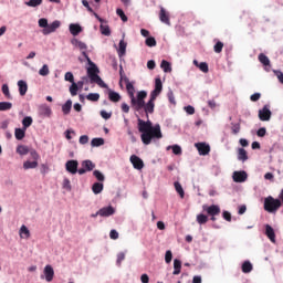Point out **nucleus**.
I'll list each match as a JSON object with an SVG mask.
<instances>
[{"mask_svg": "<svg viewBox=\"0 0 283 283\" xmlns=\"http://www.w3.org/2000/svg\"><path fill=\"white\" fill-rule=\"evenodd\" d=\"M137 127L140 135L142 143L145 145H151L154 139L160 140L163 138V130L160 129V124H156L151 120L137 119Z\"/></svg>", "mask_w": 283, "mask_h": 283, "instance_id": "f257e3e1", "label": "nucleus"}, {"mask_svg": "<svg viewBox=\"0 0 283 283\" xmlns=\"http://www.w3.org/2000/svg\"><path fill=\"white\" fill-rule=\"evenodd\" d=\"M72 45H74V48H78V50H81L82 52V56H84V59H86V61L88 62V64L91 65L87 69V74L91 78V83H96V85H98L99 87H107V84H105V82L103 81V78H101L98 76V72H101L98 70V66H96V64H94V62H92V60L90 59V55H87V44H85V42L73 38L71 40Z\"/></svg>", "mask_w": 283, "mask_h": 283, "instance_id": "f03ea898", "label": "nucleus"}, {"mask_svg": "<svg viewBox=\"0 0 283 283\" xmlns=\"http://www.w3.org/2000/svg\"><path fill=\"white\" fill-rule=\"evenodd\" d=\"M281 207L282 201L280 199H275L272 196L264 199L263 209L264 211H268V213H277Z\"/></svg>", "mask_w": 283, "mask_h": 283, "instance_id": "7ed1b4c3", "label": "nucleus"}, {"mask_svg": "<svg viewBox=\"0 0 283 283\" xmlns=\"http://www.w3.org/2000/svg\"><path fill=\"white\" fill-rule=\"evenodd\" d=\"M147 98V93L145 91H139L137 97L133 96L130 98V105L135 112H140L145 107V99Z\"/></svg>", "mask_w": 283, "mask_h": 283, "instance_id": "20e7f679", "label": "nucleus"}, {"mask_svg": "<svg viewBox=\"0 0 283 283\" xmlns=\"http://www.w3.org/2000/svg\"><path fill=\"white\" fill-rule=\"evenodd\" d=\"M96 168V164H93L92 160L86 159L82 161V168L78 169L80 176H83L84 174H87V171H94Z\"/></svg>", "mask_w": 283, "mask_h": 283, "instance_id": "39448f33", "label": "nucleus"}, {"mask_svg": "<svg viewBox=\"0 0 283 283\" xmlns=\"http://www.w3.org/2000/svg\"><path fill=\"white\" fill-rule=\"evenodd\" d=\"M116 213V209L114 207L108 206L101 208L97 212L96 216H101L102 218H109V216H114Z\"/></svg>", "mask_w": 283, "mask_h": 283, "instance_id": "423d86ee", "label": "nucleus"}, {"mask_svg": "<svg viewBox=\"0 0 283 283\" xmlns=\"http://www.w3.org/2000/svg\"><path fill=\"white\" fill-rule=\"evenodd\" d=\"M65 169L66 171H69V174L72 175L78 174V161L74 159L66 161Z\"/></svg>", "mask_w": 283, "mask_h": 283, "instance_id": "0eeeda50", "label": "nucleus"}, {"mask_svg": "<svg viewBox=\"0 0 283 283\" xmlns=\"http://www.w3.org/2000/svg\"><path fill=\"white\" fill-rule=\"evenodd\" d=\"M203 211L208 213V216H220V206L211 205V206H202Z\"/></svg>", "mask_w": 283, "mask_h": 283, "instance_id": "6e6552de", "label": "nucleus"}, {"mask_svg": "<svg viewBox=\"0 0 283 283\" xmlns=\"http://www.w3.org/2000/svg\"><path fill=\"white\" fill-rule=\"evenodd\" d=\"M59 28H61V21L55 20V21H53L51 24H49V25L46 27V29H43V30H42V33H43L44 35L52 34V32H56V30H59Z\"/></svg>", "mask_w": 283, "mask_h": 283, "instance_id": "1a4fd4ad", "label": "nucleus"}, {"mask_svg": "<svg viewBox=\"0 0 283 283\" xmlns=\"http://www.w3.org/2000/svg\"><path fill=\"white\" fill-rule=\"evenodd\" d=\"M259 118L263 122L271 120V109L269 105H264L263 108L259 111Z\"/></svg>", "mask_w": 283, "mask_h": 283, "instance_id": "9d476101", "label": "nucleus"}, {"mask_svg": "<svg viewBox=\"0 0 283 283\" xmlns=\"http://www.w3.org/2000/svg\"><path fill=\"white\" fill-rule=\"evenodd\" d=\"M195 147L198 149L200 156H207L211 151V147L206 143H197Z\"/></svg>", "mask_w": 283, "mask_h": 283, "instance_id": "9b49d317", "label": "nucleus"}, {"mask_svg": "<svg viewBox=\"0 0 283 283\" xmlns=\"http://www.w3.org/2000/svg\"><path fill=\"white\" fill-rule=\"evenodd\" d=\"M155 107L156 102L154 99H149L146 104H144L143 109L146 114V118H149V114H154Z\"/></svg>", "mask_w": 283, "mask_h": 283, "instance_id": "f8f14e48", "label": "nucleus"}, {"mask_svg": "<svg viewBox=\"0 0 283 283\" xmlns=\"http://www.w3.org/2000/svg\"><path fill=\"white\" fill-rule=\"evenodd\" d=\"M159 21H161V23H165L166 25H171L169 12H167V10L163 7L160 8V11H159Z\"/></svg>", "mask_w": 283, "mask_h": 283, "instance_id": "ddd939ff", "label": "nucleus"}, {"mask_svg": "<svg viewBox=\"0 0 283 283\" xmlns=\"http://www.w3.org/2000/svg\"><path fill=\"white\" fill-rule=\"evenodd\" d=\"M130 163L134 167V169H143V167H145V163H143V159H140V157L136 156V155H132L130 156Z\"/></svg>", "mask_w": 283, "mask_h": 283, "instance_id": "4468645a", "label": "nucleus"}, {"mask_svg": "<svg viewBox=\"0 0 283 283\" xmlns=\"http://www.w3.org/2000/svg\"><path fill=\"white\" fill-rule=\"evenodd\" d=\"M232 178L234 180V182H247V171L242 170V171H234L232 175Z\"/></svg>", "mask_w": 283, "mask_h": 283, "instance_id": "2eb2a0df", "label": "nucleus"}, {"mask_svg": "<svg viewBox=\"0 0 283 283\" xmlns=\"http://www.w3.org/2000/svg\"><path fill=\"white\" fill-rule=\"evenodd\" d=\"M44 277L46 282H52L54 280V268H52V265H45Z\"/></svg>", "mask_w": 283, "mask_h": 283, "instance_id": "dca6fc26", "label": "nucleus"}, {"mask_svg": "<svg viewBox=\"0 0 283 283\" xmlns=\"http://www.w3.org/2000/svg\"><path fill=\"white\" fill-rule=\"evenodd\" d=\"M265 235L269 238L270 242L275 243V230H273V227L269 224L265 226Z\"/></svg>", "mask_w": 283, "mask_h": 283, "instance_id": "f3484780", "label": "nucleus"}, {"mask_svg": "<svg viewBox=\"0 0 283 283\" xmlns=\"http://www.w3.org/2000/svg\"><path fill=\"white\" fill-rule=\"evenodd\" d=\"M18 87L20 96H25V94H28V83L25 81H18Z\"/></svg>", "mask_w": 283, "mask_h": 283, "instance_id": "a211bd4d", "label": "nucleus"}, {"mask_svg": "<svg viewBox=\"0 0 283 283\" xmlns=\"http://www.w3.org/2000/svg\"><path fill=\"white\" fill-rule=\"evenodd\" d=\"M39 114L44 117H50L52 116V108H50L48 105H41L39 107Z\"/></svg>", "mask_w": 283, "mask_h": 283, "instance_id": "6ab92c4d", "label": "nucleus"}, {"mask_svg": "<svg viewBox=\"0 0 283 283\" xmlns=\"http://www.w3.org/2000/svg\"><path fill=\"white\" fill-rule=\"evenodd\" d=\"M69 30L73 36H78V34L83 32V28L80 27V24H74V23L70 24Z\"/></svg>", "mask_w": 283, "mask_h": 283, "instance_id": "aec40b11", "label": "nucleus"}, {"mask_svg": "<svg viewBox=\"0 0 283 283\" xmlns=\"http://www.w3.org/2000/svg\"><path fill=\"white\" fill-rule=\"evenodd\" d=\"M174 272L172 275H180V271L182 270V261L175 259L174 260Z\"/></svg>", "mask_w": 283, "mask_h": 283, "instance_id": "412c9836", "label": "nucleus"}, {"mask_svg": "<svg viewBox=\"0 0 283 283\" xmlns=\"http://www.w3.org/2000/svg\"><path fill=\"white\" fill-rule=\"evenodd\" d=\"M238 160H241V163H247V160H249V155L244 148L238 149Z\"/></svg>", "mask_w": 283, "mask_h": 283, "instance_id": "4be33fe9", "label": "nucleus"}, {"mask_svg": "<svg viewBox=\"0 0 283 283\" xmlns=\"http://www.w3.org/2000/svg\"><path fill=\"white\" fill-rule=\"evenodd\" d=\"M260 63L264 65V67L271 66V60H269V56H266L264 53H260L258 56Z\"/></svg>", "mask_w": 283, "mask_h": 283, "instance_id": "5701e85b", "label": "nucleus"}, {"mask_svg": "<svg viewBox=\"0 0 283 283\" xmlns=\"http://www.w3.org/2000/svg\"><path fill=\"white\" fill-rule=\"evenodd\" d=\"M108 98L112 103H118L120 101V94L116 93L115 91H108Z\"/></svg>", "mask_w": 283, "mask_h": 283, "instance_id": "b1692460", "label": "nucleus"}, {"mask_svg": "<svg viewBox=\"0 0 283 283\" xmlns=\"http://www.w3.org/2000/svg\"><path fill=\"white\" fill-rule=\"evenodd\" d=\"M25 132L24 128H15L14 136L17 140H23L25 138Z\"/></svg>", "mask_w": 283, "mask_h": 283, "instance_id": "393cba45", "label": "nucleus"}, {"mask_svg": "<svg viewBox=\"0 0 283 283\" xmlns=\"http://www.w3.org/2000/svg\"><path fill=\"white\" fill-rule=\"evenodd\" d=\"M62 112L64 116H67L70 112H72V99H67L65 104L62 106Z\"/></svg>", "mask_w": 283, "mask_h": 283, "instance_id": "a878e982", "label": "nucleus"}, {"mask_svg": "<svg viewBox=\"0 0 283 283\" xmlns=\"http://www.w3.org/2000/svg\"><path fill=\"white\" fill-rule=\"evenodd\" d=\"M241 270L242 273H251V271H253V264H251V261H244Z\"/></svg>", "mask_w": 283, "mask_h": 283, "instance_id": "bb28decb", "label": "nucleus"}, {"mask_svg": "<svg viewBox=\"0 0 283 283\" xmlns=\"http://www.w3.org/2000/svg\"><path fill=\"white\" fill-rule=\"evenodd\" d=\"M17 154H19L20 156H28V154H30V148L24 145H19L17 147Z\"/></svg>", "mask_w": 283, "mask_h": 283, "instance_id": "cd10ccee", "label": "nucleus"}, {"mask_svg": "<svg viewBox=\"0 0 283 283\" xmlns=\"http://www.w3.org/2000/svg\"><path fill=\"white\" fill-rule=\"evenodd\" d=\"M90 82L92 83V77H90V74L87 73V76H83L81 81L77 82V85L80 90H83V86L90 84Z\"/></svg>", "mask_w": 283, "mask_h": 283, "instance_id": "c85d7f7f", "label": "nucleus"}, {"mask_svg": "<svg viewBox=\"0 0 283 283\" xmlns=\"http://www.w3.org/2000/svg\"><path fill=\"white\" fill-rule=\"evenodd\" d=\"M78 90H82L76 82H73L69 88L71 96H76L78 94Z\"/></svg>", "mask_w": 283, "mask_h": 283, "instance_id": "c756f323", "label": "nucleus"}, {"mask_svg": "<svg viewBox=\"0 0 283 283\" xmlns=\"http://www.w3.org/2000/svg\"><path fill=\"white\" fill-rule=\"evenodd\" d=\"M99 30L104 36H109L112 34V30H109V25L104 24V22H101Z\"/></svg>", "mask_w": 283, "mask_h": 283, "instance_id": "7c9ffc66", "label": "nucleus"}, {"mask_svg": "<svg viewBox=\"0 0 283 283\" xmlns=\"http://www.w3.org/2000/svg\"><path fill=\"white\" fill-rule=\"evenodd\" d=\"M126 90L128 93L129 98H134V94L136 93V88H134V84L132 82L126 83Z\"/></svg>", "mask_w": 283, "mask_h": 283, "instance_id": "2f4dec72", "label": "nucleus"}, {"mask_svg": "<svg viewBox=\"0 0 283 283\" xmlns=\"http://www.w3.org/2000/svg\"><path fill=\"white\" fill-rule=\"evenodd\" d=\"M39 167V161H24L23 163V169H36Z\"/></svg>", "mask_w": 283, "mask_h": 283, "instance_id": "473e14b6", "label": "nucleus"}, {"mask_svg": "<svg viewBox=\"0 0 283 283\" xmlns=\"http://www.w3.org/2000/svg\"><path fill=\"white\" fill-rule=\"evenodd\" d=\"M33 123V119L31 116H27L22 119V129L28 130V127H30Z\"/></svg>", "mask_w": 283, "mask_h": 283, "instance_id": "72a5a7b5", "label": "nucleus"}, {"mask_svg": "<svg viewBox=\"0 0 283 283\" xmlns=\"http://www.w3.org/2000/svg\"><path fill=\"white\" fill-rule=\"evenodd\" d=\"M119 56H125V52H127V43L125 40L119 41Z\"/></svg>", "mask_w": 283, "mask_h": 283, "instance_id": "f704fd0d", "label": "nucleus"}, {"mask_svg": "<svg viewBox=\"0 0 283 283\" xmlns=\"http://www.w3.org/2000/svg\"><path fill=\"white\" fill-rule=\"evenodd\" d=\"M103 184L101 182H95L93 186H92V191L93 193H95L97 196V193H101L103 191Z\"/></svg>", "mask_w": 283, "mask_h": 283, "instance_id": "c9c22d12", "label": "nucleus"}, {"mask_svg": "<svg viewBox=\"0 0 283 283\" xmlns=\"http://www.w3.org/2000/svg\"><path fill=\"white\" fill-rule=\"evenodd\" d=\"M197 222L198 224H207V222H209V217L207 214H198L197 216Z\"/></svg>", "mask_w": 283, "mask_h": 283, "instance_id": "e433bc0d", "label": "nucleus"}, {"mask_svg": "<svg viewBox=\"0 0 283 283\" xmlns=\"http://www.w3.org/2000/svg\"><path fill=\"white\" fill-rule=\"evenodd\" d=\"M12 109V103L10 102H0V112H8Z\"/></svg>", "mask_w": 283, "mask_h": 283, "instance_id": "4c0bfd02", "label": "nucleus"}, {"mask_svg": "<svg viewBox=\"0 0 283 283\" xmlns=\"http://www.w3.org/2000/svg\"><path fill=\"white\" fill-rule=\"evenodd\" d=\"M169 149H172V154H175V156H180V154H182V148L178 145L168 146L167 150Z\"/></svg>", "mask_w": 283, "mask_h": 283, "instance_id": "58836bf2", "label": "nucleus"}, {"mask_svg": "<svg viewBox=\"0 0 283 283\" xmlns=\"http://www.w3.org/2000/svg\"><path fill=\"white\" fill-rule=\"evenodd\" d=\"M20 238H30V230L25 226H21L20 228Z\"/></svg>", "mask_w": 283, "mask_h": 283, "instance_id": "ea45409f", "label": "nucleus"}, {"mask_svg": "<svg viewBox=\"0 0 283 283\" xmlns=\"http://www.w3.org/2000/svg\"><path fill=\"white\" fill-rule=\"evenodd\" d=\"M91 145L93 147H101V146L105 145V139H103V138H93L91 140Z\"/></svg>", "mask_w": 283, "mask_h": 283, "instance_id": "a19ab883", "label": "nucleus"}, {"mask_svg": "<svg viewBox=\"0 0 283 283\" xmlns=\"http://www.w3.org/2000/svg\"><path fill=\"white\" fill-rule=\"evenodd\" d=\"M87 101H91L92 103H96L99 101L101 98V94L98 93H90L87 96H86Z\"/></svg>", "mask_w": 283, "mask_h": 283, "instance_id": "79ce46f5", "label": "nucleus"}, {"mask_svg": "<svg viewBox=\"0 0 283 283\" xmlns=\"http://www.w3.org/2000/svg\"><path fill=\"white\" fill-rule=\"evenodd\" d=\"M175 189L177 193H179L180 198H185V189H182V185L180 182L176 181L175 184Z\"/></svg>", "mask_w": 283, "mask_h": 283, "instance_id": "37998d69", "label": "nucleus"}, {"mask_svg": "<svg viewBox=\"0 0 283 283\" xmlns=\"http://www.w3.org/2000/svg\"><path fill=\"white\" fill-rule=\"evenodd\" d=\"M161 70H164V72H171V63L167 62V60H163L161 64H160Z\"/></svg>", "mask_w": 283, "mask_h": 283, "instance_id": "c03bdc74", "label": "nucleus"}, {"mask_svg": "<svg viewBox=\"0 0 283 283\" xmlns=\"http://www.w3.org/2000/svg\"><path fill=\"white\" fill-rule=\"evenodd\" d=\"M93 176L98 180V182H105V175L101 172L99 170H94Z\"/></svg>", "mask_w": 283, "mask_h": 283, "instance_id": "a18cd8bd", "label": "nucleus"}, {"mask_svg": "<svg viewBox=\"0 0 283 283\" xmlns=\"http://www.w3.org/2000/svg\"><path fill=\"white\" fill-rule=\"evenodd\" d=\"M40 76H48L50 74V66L48 64H44L40 70H39Z\"/></svg>", "mask_w": 283, "mask_h": 283, "instance_id": "49530a36", "label": "nucleus"}, {"mask_svg": "<svg viewBox=\"0 0 283 283\" xmlns=\"http://www.w3.org/2000/svg\"><path fill=\"white\" fill-rule=\"evenodd\" d=\"M223 48H224V43L218 41L213 46V51L216 52V54H220Z\"/></svg>", "mask_w": 283, "mask_h": 283, "instance_id": "de8ad7c7", "label": "nucleus"}, {"mask_svg": "<svg viewBox=\"0 0 283 283\" xmlns=\"http://www.w3.org/2000/svg\"><path fill=\"white\" fill-rule=\"evenodd\" d=\"M145 43L148 48H156V38L149 36L146 39Z\"/></svg>", "mask_w": 283, "mask_h": 283, "instance_id": "09e8293b", "label": "nucleus"}, {"mask_svg": "<svg viewBox=\"0 0 283 283\" xmlns=\"http://www.w3.org/2000/svg\"><path fill=\"white\" fill-rule=\"evenodd\" d=\"M116 14H118V17L122 19L124 23H127L128 18L125 14V11H123V9H116Z\"/></svg>", "mask_w": 283, "mask_h": 283, "instance_id": "8fccbe9b", "label": "nucleus"}, {"mask_svg": "<svg viewBox=\"0 0 283 283\" xmlns=\"http://www.w3.org/2000/svg\"><path fill=\"white\" fill-rule=\"evenodd\" d=\"M41 3H43V0H29L27 6H29V8H36L38 6H41Z\"/></svg>", "mask_w": 283, "mask_h": 283, "instance_id": "3c124183", "label": "nucleus"}, {"mask_svg": "<svg viewBox=\"0 0 283 283\" xmlns=\"http://www.w3.org/2000/svg\"><path fill=\"white\" fill-rule=\"evenodd\" d=\"M171 260H174V253H171V250H167L165 254L166 264H171Z\"/></svg>", "mask_w": 283, "mask_h": 283, "instance_id": "603ef678", "label": "nucleus"}, {"mask_svg": "<svg viewBox=\"0 0 283 283\" xmlns=\"http://www.w3.org/2000/svg\"><path fill=\"white\" fill-rule=\"evenodd\" d=\"M198 67L201 72H203V74L209 72V64H207V62L199 63Z\"/></svg>", "mask_w": 283, "mask_h": 283, "instance_id": "864d4df0", "label": "nucleus"}, {"mask_svg": "<svg viewBox=\"0 0 283 283\" xmlns=\"http://www.w3.org/2000/svg\"><path fill=\"white\" fill-rule=\"evenodd\" d=\"M2 93L7 98H12V95H10V87H8V84L2 85Z\"/></svg>", "mask_w": 283, "mask_h": 283, "instance_id": "5fc2aeb1", "label": "nucleus"}, {"mask_svg": "<svg viewBox=\"0 0 283 283\" xmlns=\"http://www.w3.org/2000/svg\"><path fill=\"white\" fill-rule=\"evenodd\" d=\"M155 90H157L158 92H163V81L160 80V77H157L155 80Z\"/></svg>", "mask_w": 283, "mask_h": 283, "instance_id": "6e6d98bb", "label": "nucleus"}, {"mask_svg": "<svg viewBox=\"0 0 283 283\" xmlns=\"http://www.w3.org/2000/svg\"><path fill=\"white\" fill-rule=\"evenodd\" d=\"M64 81L69 83H74V74L72 72H66L64 75Z\"/></svg>", "mask_w": 283, "mask_h": 283, "instance_id": "4d7b16f0", "label": "nucleus"}, {"mask_svg": "<svg viewBox=\"0 0 283 283\" xmlns=\"http://www.w3.org/2000/svg\"><path fill=\"white\" fill-rule=\"evenodd\" d=\"M158 96H160V91H157L156 88H154V91H151V93H150L149 99L156 102V98H158Z\"/></svg>", "mask_w": 283, "mask_h": 283, "instance_id": "13d9d810", "label": "nucleus"}, {"mask_svg": "<svg viewBox=\"0 0 283 283\" xmlns=\"http://www.w3.org/2000/svg\"><path fill=\"white\" fill-rule=\"evenodd\" d=\"M123 260H125V252H120L117 254V266H120V264H123Z\"/></svg>", "mask_w": 283, "mask_h": 283, "instance_id": "bf43d9fd", "label": "nucleus"}, {"mask_svg": "<svg viewBox=\"0 0 283 283\" xmlns=\"http://www.w3.org/2000/svg\"><path fill=\"white\" fill-rule=\"evenodd\" d=\"M273 72H274L276 78L279 80V82L283 84V72L279 71V70H274Z\"/></svg>", "mask_w": 283, "mask_h": 283, "instance_id": "052dcab7", "label": "nucleus"}, {"mask_svg": "<svg viewBox=\"0 0 283 283\" xmlns=\"http://www.w3.org/2000/svg\"><path fill=\"white\" fill-rule=\"evenodd\" d=\"M48 19H45V18H41L40 20H39V27L40 28H44V30L45 29H48Z\"/></svg>", "mask_w": 283, "mask_h": 283, "instance_id": "680f3d73", "label": "nucleus"}, {"mask_svg": "<svg viewBox=\"0 0 283 283\" xmlns=\"http://www.w3.org/2000/svg\"><path fill=\"white\" fill-rule=\"evenodd\" d=\"M90 143V137L87 135H82L80 137V145H87Z\"/></svg>", "mask_w": 283, "mask_h": 283, "instance_id": "e2e57ef3", "label": "nucleus"}, {"mask_svg": "<svg viewBox=\"0 0 283 283\" xmlns=\"http://www.w3.org/2000/svg\"><path fill=\"white\" fill-rule=\"evenodd\" d=\"M40 171H41V174H43V176H45V174H48V171H50V167L48 166V164H42L40 166Z\"/></svg>", "mask_w": 283, "mask_h": 283, "instance_id": "0e129e2a", "label": "nucleus"}, {"mask_svg": "<svg viewBox=\"0 0 283 283\" xmlns=\"http://www.w3.org/2000/svg\"><path fill=\"white\" fill-rule=\"evenodd\" d=\"M232 126V134H240V123L231 124Z\"/></svg>", "mask_w": 283, "mask_h": 283, "instance_id": "69168bd1", "label": "nucleus"}, {"mask_svg": "<svg viewBox=\"0 0 283 283\" xmlns=\"http://www.w3.org/2000/svg\"><path fill=\"white\" fill-rule=\"evenodd\" d=\"M30 156L34 160V163H36L40 158L39 153H36V150H31Z\"/></svg>", "mask_w": 283, "mask_h": 283, "instance_id": "338daca9", "label": "nucleus"}, {"mask_svg": "<svg viewBox=\"0 0 283 283\" xmlns=\"http://www.w3.org/2000/svg\"><path fill=\"white\" fill-rule=\"evenodd\" d=\"M109 238H111V240H118V231L111 230Z\"/></svg>", "mask_w": 283, "mask_h": 283, "instance_id": "774afa93", "label": "nucleus"}]
</instances>
